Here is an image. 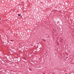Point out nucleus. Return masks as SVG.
I'll return each instance as SVG.
<instances>
[{
	"mask_svg": "<svg viewBox=\"0 0 74 74\" xmlns=\"http://www.w3.org/2000/svg\"><path fill=\"white\" fill-rule=\"evenodd\" d=\"M0 20H1V18H0Z\"/></svg>",
	"mask_w": 74,
	"mask_h": 74,
	"instance_id": "nucleus-4",
	"label": "nucleus"
},
{
	"mask_svg": "<svg viewBox=\"0 0 74 74\" xmlns=\"http://www.w3.org/2000/svg\"><path fill=\"white\" fill-rule=\"evenodd\" d=\"M42 40L43 41H45V40L44 39H42Z\"/></svg>",
	"mask_w": 74,
	"mask_h": 74,
	"instance_id": "nucleus-2",
	"label": "nucleus"
},
{
	"mask_svg": "<svg viewBox=\"0 0 74 74\" xmlns=\"http://www.w3.org/2000/svg\"><path fill=\"white\" fill-rule=\"evenodd\" d=\"M18 16H20V15H21V14H18Z\"/></svg>",
	"mask_w": 74,
	"mask_h": 74,
	"instance_id": "nucleus-3",
	"label": "nucleus"
},
{
	"mask_svg": "<svg viewBox=\"0 0 74 74\" xmlns=\"http://www.w3.org/2000/svg\"><path fill=\"white\" fill-rule=\"evenodd\" d=\"M52 33H54V32H55V29H53L52 30Z\"/></svg>",
	"mask_w": 74,
	"mask_h": 74,
	"instance_id": "nucleus-1",
	"label": "nucleus"
}]
</instances>
